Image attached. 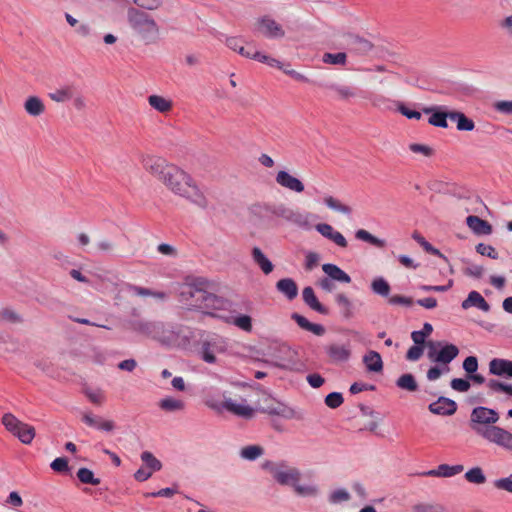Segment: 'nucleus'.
I'll return each mask as SVG.
<instances>
[{
  "label": "nucleus",
  "instance_id": "nucleus-1",
  "mask_svg": "<svg viewBox=\"0 0 512 512\" xmlns=\"http://www.w3.org/2000/svg\"><path fill=\"white\" fill-rule=\"evenodd\" d=\"M140 163L143 169L161 182L172 194L181 197L199 208H206L208 200L196 180L184 169L165 158L142 154Z\"/></svg>",
  "mask_w": 512,
  "mask_h": 512
},
{
  "label": "nucleus",
  "instance_id": "nucleus-2",
  "mask_svg": "<svg viewBox=\"0 0 512 512\" xmlns=\"http://www.w3.org/2000/svg\"><path fill=\"white\" fill-rule=\"evenodd\" d=\"M499 413L484 406L475 407L470 414L469 427L479 437L506 451H512V433L495 424Z\"/></svg>",
  "mask_w": 512,
  "mask_h": 512
},
{
  "label": "nucleus",
  "instance_id": "nucleus-3",
  "mask_svg": "<svg viewBox=\"0 0 512 512\" xmlns=\"http://www.w3.org/2000/svg\"><path fill=\"white\" fill-rule=\"evenodd\" d=\"M262 468L281 486L291 487L293 492L303 498H316L320 495V487L314 482L301 483L302 472L285 460L265 461Z\"/></svg>",
  "mask_w": 512,
  "mask_h": 512
},
{
  "label": "nucleus",
  "instance_id": "nucleus-4",
  "mask_svg": "<svg viewBox=\"0 0 512 512\" xmlns=\"http://www.w3.org/2000/svg\"><path fill=\"white\" fill-rule=\"evenodd\" d=\"M128 22L133 31L145 43H155L159 38V26L151 15L136 8H130L127 13Z\"/></svg>",
  "mask_w": 512,
  "mask_h": 512
},
{
  "label": "nucleus",
  "instance_id": "nucleus-5",
  "mask_svg": "<svg viewBox=\"0 0 512 512\" xmlns=\"http://www.w3.org/2000/svg\"><path fill=\"white\" fill-rule=\"evenodd\" d=\"M206 284L202 278L187 279L179 286L178 301L188 309L198 310L201 307Z\"/></svg>",
  "mask_w": 512,
  "mask_h": 512
},
{
  "label": "nucleus",
  "instance_id": "nucleus-6",
  "mask_svg": "<svg viewBox=\"0 0 512 512\" xmlns=\"http://www.w3.org/2000/svg\"><path fill=\"white\" fill-rule=\"evenodd\" d=\"M153 340L165 346L176 347L184 344L187 336L180 325L156 321Z\"/></svg>",
  "mask_w": 512,
  "mask_h": 512
},
{
  "label": "nucleus",
  "instance_id": "nucleus-7",
  "mask_svg": "<svg viewBox=\"0 0 512 512\" xmlns=\"http://www.w3.org/2000/svg\"><path fill=\"white\" fill-rule=\"evenodd\" d=\"M268 355L271 357L268 363L274 367L292 370L297 365V352L286 343L270 346Z\"/></svg>",
  "mask_w": 512,
  "mask_h": 512
},
{
  "label": "nucleus",
  "instance_id": "nucleus-8",
  "mask_svg": "<svg viewBox=\"0 0 512 512\" xmlns=\"http://www.w3.org/2000/svg\"><path fill=\"white\" fill-rule=\"evenodd\" d=\"M427 357L431 362L447 366L459 354V349L454 344L429 341L427 344Z\"/></svg>",
  "mask_w": 512,
  "mask_h": 512
},
{
  "label": "nucleus",
  "instance_id": "nucleus-9",
  "mask_svg": "<svg viewBox=\"0 0 512 512\" xmlns=\"http://www.w3.org/2000/svg\"><path fill=\"white\" fill-rule=\"evenodd\" d=\"M2 424L23 444H30L35 437V429L29 424L20 421L11 413H5L2 417Z\"/></svg>",
  "mask_w": 512,
  "mask_h": 512
},
{
  "label": "nucleus",
  "instance_id": "nucleus-10",
  "mask_svg": "<svg viewBox=\"0 0 512 512\" xmlns=\"http://www.w3.org/2000/svg\"><path fill=\"white\" fill-rule=\"evenodd\" d=\"M254 27L257 33L268 39L278 40L286 36V31L282 24L269 15L258 18Z\"/></svg>",
  "mask_w": 512,
  "mask_h": 512
},
{
  "label": "nucleus",
  "instance_id": "nucleus-11",
  "mask_svg": "<svg viewBox=\"0 0 512 512\" xmlns=\"http://www.w3.org/2000/svg\"><path fill=\"white\" fill-rule=\"evenodd\" d=\"M256 61L267 64L270 67H275L281 71H283L284 74L290 76L296 81L303 82V83H309L310 80L308 77H306L304 74L297 72L296 70L291 68V65L289 63H283L280 60L264 54L262 52H258L256 54Z\"/></svg>",
  "mask_w": 512,
  "mask_h": 512
},
{
  "label": "nucleus",
  "instance_id": "nucleus-12",
  "mask_svg": "<svg viewBox=\"0 0 512 512\" xmlns=\"http://www.w3.org/2000/svg\"><path fill=\"white\" fill-rule=\"evenodd\" d=\"M228 302L215 294L205 290L201 307L198 310L203 311L205 314L216 316V311L225 310Z\"/></svg>",
  "mask_w": 512,
  "mask_h": 512
},
{
  "label": "nucleus",
  "instance_id": "nucleus-13",
  "mask_svg": "<svg viewBox=\"0 0 512 512\" xmlns=\"http://www.w3.org/2000/svg\"><path fill=\"white\" fill-rule=\"evenodd\" d=\"M276 183L289 191L302 193L305 190L303 182L285 170H280L275 177Z\"/></svg>",
  "mask_w": 512,
  "mask_h": 512
},
{
  "label": "nucleus",
  "instance_id": "nucleus-14",
  "mask_svg": "<svg viewBox=\"0 0 512 512\" xmlns=\"http://www.w3.org/2000/svg\"><path fill=\"white\" fill-rule=\"evenodd\" d=\"M222 407L228 412L245 418L250 419L254 416V409L246 403V400L242 399L240 402L233 399H225L222 403Z\"/></svg>",
  "mask_w": 512,
  "mask_h": 512
},
{
  "label": "nucleus",
  "instance_id": "nucleus-15",
  "mask_svg": "<svg viewBox=\"0 0 512 512\" xmlns=\"http://www.w3.org/2000/svg\"><path fill=\"white\" fill-rule=\"evenodd\" d=\"M156 320H146V319H135L130 320L127 323V327L130 331L135 334L153 339V335L155 333Z\"/></svg>",
  "mask_w": 512,
  "mask_h": 512
},
{
  "label": "nucleus",
  "instance_id": "nucleus-16",
  "mask_svg": "<svg viewBox=\"0 0 512 512\" xmlns=\"http://www.w3.org/2000/svg\"><path fill=\"white\" fill-rule=\"evenodd\" d=\"M325 352L333 363L346 362L351 356L349 344L331 343L325 346Z\"/></svg>",
  "mask_w": 512,
  "mask_h": 512
},
{
  "label": "nucleus",
  "instance_id": "nucleus-17",
  "mask_svg": "<svg viewBox=\"0 0 512 512\" xmlns=\"http://www.w3.org/2000/svg\"><path fill=\"white\" fill-rule=\"evenodd\" d=\"M315 229L326 239L332 241L340 248H346L348 242L342 233L335 230L330 224L319 223L315 226Z\"/></svg>",
  "mask_w": 512,
  "mask_h": 512
},
{
  "label": "nucleus",
  "instance_id": "nucleus-18",
  "mask_svg": "<svg viewBox=\"0 0 512 512\" xmlns=\"http://www.w3.org/2000/svg\"><path fill=\"white\" fill-rule=\"evenodd\" d=\"M428 409L433 414L449 416L456 412L457 404L449 398L439 397L437 401L429 405Z\"/></svg>",
  "mask_w": 512,
  "mask_h": 512
},
{
  "label": "nucleus",
  "instance_id": "nucleus-19",
  "mask_svg": "<svg viewBox=\"0 0 512 512\" xmlns=\"http://www.w3.org/2000/svg\"><path fill=\"white\" fill-rule=\"evenodd\" d=\"M423 112L429 114L428 123L435 127L447 128V108L445 106H435L424 108Z\"/></svg>",
  "mask_w": 512,
  "mask_h": 512
},
{
  "label": "nucleus",
  "instance_id": "nucleus-20",
  "mask_svg": "<svg viewBox=\"0 0 512 512\" xmlns=\"http://www.w3.org/2000/svg\"><path fill=\"white\" fill-rule=\"evenodd\" d=\"M266 405L262 408V412L269 415H277L286 419H291L295 416V412L287 405L277 402L273 399L266 401Z\"/></svg>",
  "mask_w": 512,
  "mask_h": 512
},
{
  "label": "nucleus",
  "instance_id": "nucleus-21",
  "mask_svg": "<svg viewBox=\"0 0 512 512\" xmlns=\"http://www.w3.org/2000/svg\"><path fill=\"white\" fill-rule=\"evenodd\" d=\"M489 372L496 376L512 378V361L494 358L489 362Z\"/></svg>",
  "mask_w": 512,
  "mask_h": 512
},
{
  "label": "nucleus",
  "instance_id": "nucleus-22",
  "mask_svg": "<svg viewBox=\"0 0 512 512\" xmlns=\"http://www.w3.org/2000/svg\"><path fill=\"white\" fill-rule=\"evenodd\" d=\"M226 45L231 50L239 53L241 56L248 58V59H256V54H258L259 51L254 50L251 46V44H248L247 46L242 45V42L237 37H228L226 39Z\"/></svg>",
  "mask_w": 512,
  "mask_h": 512
},
{
  "label": "nucleus",
  "instance_id": "nucleus-23",
  "mask_svg": "<svg viewBox=\"0 0 512 512\" xmlns=\"http://www.w3.org/2000/svg\"><path fill=\"white\" fill-rule=\"evenodd\" d=\"M348 45L350 52L361 56L369 54L374 47L371 41L357 35L350 36Z\"/></svg>",
  "mask_w": 512,
  "mask_h": 512
},
{
  "label": "nucleus",
  "instance_id": "nucleus-24",
  "mask_svg": "<svg viewBox=\"0 0 512 512\" xmlns=\"http://www.w3.org/2000/svg\"><path fill=\"white\" fill-rule=\"evenodd\" d=\"M462 309L468 310L472 307H476L483 312L490 311V305L484 299V297L477 291H471L467 298L461 304Z\"/></svg>",
  "mask_w": 512,
  "mask_h": 512
},
{
  "label": "nucleus",
  "instance_id": "nucleus-25",
  "mask_svg": "<svg viewBox=\"0 0 512 512\" xmlns=\"http://www.w3.org/2000/svg\"><path fill=\"white\" fill-rule=\"evenodd\" d=\"M302 298L304 303L312 310L323 315L329 313V310L319 302L312 287L308 286L303 289Z\"/></svg>",
  "mask_w": 512,
  "mask_h": 512
},
{
  "label": "nucleus",
  "instance_id": "nucleus-26",
  "mask_svg": "<svg viewBox=\"0 0 512 512\" xmlns=\"http://www.w3.org/2000/svg\"><path fill=\"white\" fill-rule=\"evenodd\" d=\"M466 224L477 235H490L492 233V226L478 216H468Z\"/></svg>",
  "mask_w": 512,
  "mask_h": 512
},
{
  "label": "nucleus",
  "instance_id": "nucleus-27",
  "mask_svg": "<svg viewBox=\"0 0 512 512\" xmlns=\"http://www.w3.org/2000/svg\"><path fill=\"white\" fill-rule=\"evenodd\" d=\"M322 270L332 281H337L345 284L351 282V277L344 270H342L335 264H323Z\"/></svg>",
  "mask_w": 512,
  "mask_h": 512
},
{
  "label": "nucleus",
  "instance_id": "nucleus-28",
  "mask_svg": "<svg viewBox=\"0 0 512 512\" xmlns=\"http://www.w3.org/2000/svg\"><path fill=\"white\" fill-rule=\"evenodd\" d=\"M327 88L334 93L337 100L348 101L351 98L356 97V90L345 84L331 83L327 85Z\"/></svg>",
  "mask_w": 512,
  "mask_h": 512
},
{
  "label": "nucleus",
  "instance_id": "nucleus-29",
  "mask_svg": "<svg viewBox=\"0 0 512 512\" xmlns=\"http://www.w3.org/2000/svg\"><path fill=\"white\" fill-rule=\"evenodd\" d=\"M464 470V466L461 464L450 466L448 464H441L436 469L425 472L427 476L434 477H453L460 474Z\"/></svg>",
  "mask_w": 512,
  "mask_h": 512
},
{
  "label": "nucleus",
  "instance_id": "nucleus-30",
  "mask_svg": "<svg viewBox=\"0 0 512 512\" xmlns=\"http://www.w3.org/2000/svg\"><path fill=\"white\" fill-rule=\"evenodd\" d=\"M223 352V347L216 341H206L201 347V357L206 363H215L216 354Z\"/></svg>",
  "mask_w": 512,
  "mask_h": 512
},
{
  "label": "nucleus",
  "instance_id": "nucleus-31",
  "mask_svg": "<svg viewBox=\"0 0 512 512\" xmlns=\"http://www.w3.org/2000/svg\"><path fill=\"white\" fill-rule=\"evenodd\" d=\"M82 420L88 426L95 427L99 430L110 432L114 429V422L111 420H105L101 417H97L92 415L91 413H85L82 417Z\"/></svg>",
  "mask_w": 512,
  "mask_h": 512
},
{
  "label": "nucleus",
  "instance_id": "nucleus-32",
  "mask_svg": "<svg viewBox=\"0 0 512 512\" xmlns=\"http://www.w3.org/2000/svg\"><path fill=\"white\" fill-rule=\"evenodd\" d=\"M291 318L299 325V327L317 336H322L325 333V328L321 324L311 323L307 318L298 313H293Z\"/></svg>",
  "mask_w": 512,
  "mask_h": 512
},
{
  "label": "nucleus",
  "instance_id": "nucleus-33",
  "mask_svg": "<svg viewBox=\"0 0 512 512\" xmlns=\"http://www.w3.org/2000/svg\"><path fill=\"white\" fill-rule=\"evenodd\" d=\"M363 363L369 372L379 373L383 370V361L381 355L376 351H368L363 356Z\"/></svg>",
  "mask_w": 512,
  "mask_h": 512
},
{
  "label": "nucleus",
  "instance_id": "nucleus-34",
  "mask_svg": "<svg viewBox=\"0 0 512 512\" xmlns=\"http://www.w3.org/2000/svg\"><path fill=\"white\" fill-rule=\"evenodd\" d=\"M251 256L254 263L258 265L264 274L268 275L273 271L274 266L272 262L265 256L259 247H254L252 249Z\"/></svg>",
  "mask_w": 512,
  "mask_h": 512
},
{
  "label": "nucleus",
  "instance_id": "nucleus-35",
  "mask_svg": "<svg viewBox=\"0 0 512 512\" xmlns=\"http://www.w3.org/2000/svg\"><path fill=\"white\" fill-rule=\"evenodd\" d=\"M277 290L285 295L288 300H293L298 295V287L296 282L291 278L280 279L276 283Z\"/></svg>",
  "mask_w": 512,
  "mask_h": 512
},
{
  "label": "nucleus",
  "instance_id": "nucleus-36",
  "mask_svg": "<svg viewBox=\"0 0 512 512\" xmlns=\"http://www.w3.org/2000/svg\"><path fill=\"white\" fill-rule=\"evenodd\" d=\"M26 113L32 117H38L45 112L43 101L37 96H29L24 102Z\"/></svg>",
  "mask_w": 512,
  "mask_h": 512
},
{
  "label": "nucleus",
  "instance_id": "nucleus-37",
  "mask_svg": "<svg viewBox=\"0 0 512 512\" xmlns=\"http://www.w3.org/2000/svg\"><path fill=\"white\" fill-rule=\"evenodd\" d=\"M149 105L156 111L160 113H168L171 111L173 107V102L171 99L160 96V95H150L148 97Z\"/></svg>",
  "mask_w": 512,
  "mask_h": 512
},
{
  "label": "nucleus",
  "instance_id": "nucleus-38",
  "mask_svg": "<svg viewBox=\"0 0 512 512\" xmlns=\"http://www.w3.org/2000/svg\"><path fill=\"white\" fill-rule=\"evenodd\" d=\"M334 299L336 304L340 307L341 314L345 319L354 317L353 303L345 293H337Z\"/></svg>",
  "mask_w": 512,
  "mask_h": 512
},
{
  "label": "nucleus",
  "instance_id": "nucleus-39",
  "mask_svg": "<svg viewBox=\"0 0 512 512\" xmlns=\"http://www.w3.org/2000/svg\"><path fill=\"white\" fill-rule=\"evenodd\" d=\"M312 214L308 212H301L297 209H293L291 216L288 220L289 223L296 225L302 229L309 230L311 225V219Z\"/></svg>",
  "mask_w": 512,
  "mask_h": 512
},
{
  "label": "nucleus",
  "instance_id": "nucleus-40",
  "mask_svg": "<svg viewBox=\"0 0 512 512\" xmlns=\"http://www.w3.org/2000/svg\"><path fill=\"white\" fill-rule=\"evenodd\" d=\"M128 290L134 294V295H137V296H141V297H147V296H150V297H153L157 300H160V301H164L167 299V294L163 291H154V290H151V289H148V288H144V287H140V286H136V285H129L128 286Z\"/></svg>",
  "mask_w": 512,
  "mask_h": 512
},
{
  "label": "nucleus",
  "instance_id": "nucleus-41",
  "mask_svg": "<svg viewBox=\"0 0 512 512\" xmlns=\"http://www.w3.org/2000/svg\"><path fill=\"white\" fill-rule=\"evenodd\" d=\"M158 406L165 412H177L184 410L185 403L174 397H165L159 401Z\"/></svg>",
  "mask_w": 512,
  "mask_h": 512
},
{
  "label": "nucleus",
  "instance_id": "nucleus-42",
  "mask_svg": "<svg viewBox=\"0 0 512 512\" xmlns=\"http://www.w3.org/2000/svg\"><path fill=\"white\" fill-rule=\"evenodd\" d=\"M74 91L75 88L73 86H64L49 93V97L55 102L63 103L74 97Z\"/></svg>",
  "mask_w": 512,
  "mask_h": 512
},
{
  "label": "nucleus",
  "instance_id": "nucleus-43",
  "mask_svg": "<svg viewBox=\"0 0 512 512\" xmlns=\"http://www.w3.org/2000/svg\"><path fill=\"white\" fill-rule=\"evenodd\" d=\"M396 385H397L398 388H400L402 390H405V391H408V392H415V391L418 390V384L416 382V379L410 373H406V374L401 375L397 379Z\"/></svg>",
  "mask_w": 512,
  "mask_h": 512
},
{
  "label": "nucleus",
  "instance_id": "nucleus-44",
  "mask_svg": "<svg viewBox=\"0 0 512 512\" xmlns=\"http://www.w3.org/2000/svg\"><path fill=\"white\" fill-rule=\"evenodd\" d=\"M264 453V449L259 445L245 446L240 450L241 458L249 461H254Z\"/></svg>",
  "mask_w": 512,
  "mask_h": 512
},
{
  "label": "nucleus",
  "instance_id": "nucleus-45",
  "mask_svg": "<svg viewBox=\"0 0 512 512\" xmlns=\"http://www.w3.org/2000/svg\"><path fill=\"white\" fill-rule=\"evenodd\" d=\"M355 237L358 240L368 242L378 248H383L386 245L385 240L379 239L375 236H373L370 232L364 229H359L355 233Z\"/></svg>",
  "mask_w": 512,
  "mask_h": 512
},
{
  "label": "nucleus",
  "instance_id": "nucleus-46",
  "mask_svg": "<svg viewBox=\"0 0 512 512\" xmlns=\"http://www.w3.org/2000/svg\"><path fill=\"white\" fill-rule=\"evenodd\" d=\"M465 479L469 483L473 484H484L486 482V476L480 467H473L465 473Z\"/></svg>",
  "mask_w": 512,
  "mask_h": 512
},
{
  "label": "nucleus",
  "instance_id": "nucleus-47",
  "mask_svg": "<svg viewBox=\"0 0 512 512\" xmlns=\"http://www.w3.org/2000/svg\"><path fill=\"white\" fill-rule=\"evenodd\" d=\"M322 61L325 64L343 66L347 62V54L344 52L324 53L323 57H322Z\"/></svg>",
  "mask_w": 512,
  "mask_h": 512
},
{
  "label": "nucleus",
  "instance_id": "nucleus-48",
  "mask_svg": "<svg viewBox=\"0 0 512 512\" xmlns=\"http://www.w3.org/2000/svg\"><path fill=\"white\" fill-rule=\"evenodd\" d=\"M412 238L428 253L438 256L442 259L446 260V257L438 250L437 248H434L428 241L425 240L423 236H421L419 233L415 232L412 235Z\"/></svg>",
  "mask_w": 512,
  "mask_h": 512
},
{
  "label": "nucleus",
  "instance_id": "nucleus-49",
  "mask_svg": "<svg viewBox=\"0 0 512 512\" xmlns=\"http://www.w3.org/2000/svg\"><path fill=\"white\" fill-rule=\"evenodd\" d=\"M272 210L273 205L267 204H255L251 207V213L260 219L273 218Z\"/></svg>",
  "mask_w": 512,
  "mask_h": 512
},
{
  "label": "nucleus",
  "instance_id": "nucleus-50",
  "mask_svg": "<svg viewBox=\"0 0 512 512\" xmlns=\"http://www.w3.org/2000/svg\"><path fill=\"white\" fill-rule=\"evenodd\" d=\"M77 478L83 484L99 485L100 479L94 476L92 470L82 467L77 471Z\"/></svg>",
  "mask_w": 512,
  "mask_h": 512
},
{
  "label": "nucleus",
  "instance_id": "nucleus-51",
  "mask_svg": "<svg viewBox=\"0 0 512 512\" xmlns=\"http://www.w3.org/2000/svg\"><path fill=\"white\" fill-rule=\"evenodd\" d=\"M141 460L145 463L146 468L152 472L159 471L162 468L161 462L149 451L141 454Z\"/></svg>",
  "mask_w": 512,
  "mask_h": 512
},
{
  "label": "nucleus",
  "instance_id": "nucleus-52",
  "mask_svg": "<svg viewBox=\"0 0 512 512\" xmlns=\"http://www.w3.org/2000/svg\"><path fill=\"white\" fill-rule=\"evenodd\" d=\"M324 203L329 207L330 209L343 213V214H350L351 208L345 204H343L340 200L332 197V196H326L324 198Z\"/></svg>",
  "mask_w": 512,
  "mask_h": 512
},
{
  "label": "nucleus",
  "instance_id": "nucleus-53",
  "mask_svg": "<svg viewBox=\"0 0 512 512\" xmlns=\"http://www.w3.org/2000/svg\"><path fill=\"white\" fill-rule=\"evenodd\" d=\"M371 289L375 294H378L380 296H388L390 292V286L388 282L382 278H376L371 283Z\"/></svg>",
  "mask_w": 512,
  "mask_h": 512
},
{
  "label": "nucleus",
  "instance_id": "nucleus-54",
  "mask_svg": "<svg viewBox=\"0 0 512 512\" xmlns=\"http://www.w3.org/2000/svg\"><path fill=\"white\" fill-rule=\"evenodd\" d=\"M413 512H449L440 504L418 503L412 507Z\"/></svg>",
  "mask_w": 512,
  "mask_h": 512
},
{
  "label": "nucleus",
  "instance_id": "nucleus-55",
  "mask_svg": "<svg viewBox=\"0 0 512 512\" xmlns=\"http://www.w3.org/2000/svg\"><path fill=\"white\" fill-rule=\"evenodd\" d=\"M0 321L16 324L22 322V318L14 310L3 308L0 310Z\"/></svg>",
  "mask_w": 512,
  "mask_h": 512
},
{
  "label": "nucleus",
  "instance_id": "nucleus-56",
  "mask_svg": "<svg viewBox=\"0 0 512 512\" xmlns=\"http://www.w3.org/2000/svg\"><path fill=\"white\" fill-rule=\"evenodd\" d=\"M292 211H293V208H290L284 204H279V205H273L272 214H273V217L281 218L288 222Z\"/></svg>",
  "mask_w": 512,
  "mask_h": 512
},
{
  "label": "nucleus",
  "instance_id": "nucleus-57",
  "mask_svg": "<svg viewBox=\"0 0 512 512\" xmlns=\"http://www.w3.org/2000/svg\"><path fill=\"white\" fill-rule=\"evenodd\" d=\"M232 323L245 332L252 330V319L248 315H239L233 319Z\"/></svg>",
  "mask_w": 512,
  "mask_h": 512
},
{
  "label": "nucleus",
  "instance_id": "nucleus-58",
  "mask_svg": "<svg viewBox=\"0 0 512 512\" xmlns=\"http://www.w3.org/2000/svg\"><path fill=\"white\" fill-rule=\"evenodd\" d=\"M343 401V396L339 392H332L325 398V404L333 409L338 408L343 403Z\"/></svg>",
  "mask_w": 512,
  "mask_h": 512
},
{
  "label": "nucleus",
  "instance_id": "nucleus-59",
  "mask_svg": "<svg viewBox=\"0 0 512 512\" xmlns=\"http://www.w3.org/2000/svg\"><path fill=\"white\" fill-rule=\"evenodd\" d=\"M456 127L459 131H472L475 128V123L462 112Z\"/></svg>",
  "mask_w": 512,
  "mask_h": 512
},
{
  "label": "nucleus",
  "instance_id": "nucleus-60",
  "mask_svg": "<svg viewBox=\"0 0 512 512\" xmlns=\"http://www.w3.org/2000/svg\"><path fill=\"white\" fill-rule=\"evenodd\" d=\"M493 485L496 489L512 493V474L504 478L496 479Z\"/></svg>",
  "mask_w": 512,
  "mask_h": 512
},
{
  "label": "nucleus",
  "instance_id": "nucleus-61",
  "mask_svg": "<svg viewBox=\"0 0 512 512\" xmlns=\"http://www.w3.org/2000/svg\"><path fill=\"white\" fill-rule=\"evenodd\" d=\"M493 107L500 114L512 115V100L496 101Z\"/></svg>",
  "mask_w": 512,
  "mask_h": 512
},
{
  "label": "nucleus",
  "instance_id": "nucleus-62",
  "mask_svg": "<svg viewBox=\"0 0 512 512\" xmlns=\"http://www.w3.org/2000/svg\"><path fill=\"white\" fill-rule=\"evenodd\" d=\"M476 251L483 255V256H487V257H490L492 259H497L498 258V253L497 251L495 250L494 247H492L491 245H488V244H484V243H479L477 246H476Z\"/></svg>",
  "mask_w": 512,
  "mask_h": 512
},
{
  "label": "nucleus",
  "instance_id": "nucleus-63",
  "mask_svg": "<svg viewBox=\"0 0 512 512\" xmlns=\"http://www.w3.org/2000/svg\"><path fill=\"white\" fill-rule=\"evenodd\" d=\"M350 499V494L345 489H337L333 491L330 495V502L331 503H341L348 501Z\"/></svg>",
  "mask_w": 512,
  "mask_h": 512
},
{
  "label": "nucleus",
  "instance_id": "nucleus-64",
  "mask_svg": "<svg viewBox=\"0 0 512 512\" xmlns=\"http://www.w3.org/2000/svg\"><path fill=\"white\" fill-rule=\"evenodd\" d=\"M50 467L53 471L55 472H58V473H64V472H67L69 467H68V461L66 458L64 457H58L56 459H54L51 464H50Z\"/></svg>",
  "mask_w": 512,
  "mask_h": 512
}]
</instances>
